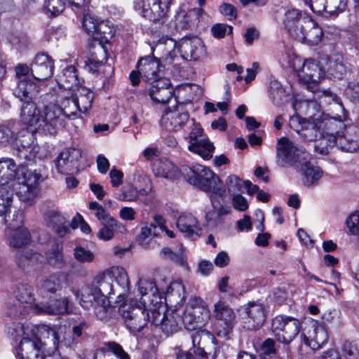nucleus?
<instances>
[{"instance_id":"nucleus-59","label":"nucleus","mask_w":359,"mask_h":359,"mask_svg":"<svg viewBox=\"0 0 359 359\" xmlns=\"http://www.w3.org/2000/svg\"><path fill=\"white\" fill-rule=\"evenodd\" d=\"M158 234L156 232V226L153 224H150L149 226H145L142 228L140 233L137 236L138 242L144 245L147 244V239L156 236Z\"/></svg>"},{"instance_id":"nucleus-36","label":"nucleus","mask_w":359,"mask_h":359,"mask_svg":"<svg viewBox=\"0 0 359 359\" xmlns=\"http://www.w3.org/2000/svg\"><path fill=\"white\" fill-rule=\"evenodd\" d=\"M72 292L79 300V304L86 310L93 308L97 302L100 303V297L95 295L91 285L82 288L81 291L73 290Z\"/></svg>"},{"instance_id":"nucleus-4","label":"nucleus","mask_w":359,"mask_h":359,"mask_svg":"<svg viewBox=\"0 0 359 359\" xmlns=\"http://www.w3.org/2000/svg\"><path fill=\"white\" fill-rule=\"evenodd\" d=\"M91 287L101 300H109L113 299L112 295H116L115 302L123 305L130 292V281L126 270L117 266L97 275Z\"/></svg>"},{"instance_id":"nucleus-55","label":"nucleus","mask_w":359,"mask_h":359,"mask_svg":"<svg viewBox=\"0 0 359 359\" xmlns=\"http://www.w3.org/2000/svg\"><path fill=\"white\" fill-rule=\"evenodd\" d=\"M65 7V0H46L45 1V8L48 13L53 16H56L61 13Z\"/></svg>"},{"instance_id":"nucleus-16","label":"nucleus","mask_w":359,"mask_h":359,"mask_svg":"<svg viewBox=\"0 0 359 359\" xmlns=\"http://www.w3.org/2000/svg\"><path fill=\"white\" fill-rule=\"evenodd\" d=\"M213 316L222 327L218 334L226 337L236 324L235 312L227 304L219 301L214 305Z\"/></svg>"},{"instance_id":"nucleus-18","label":"nucleus","mask_w":359,"mask_h":359,"mask_svg":"<svg viewBox=\"0 0 359 359\" xmlns=\"http://www.w3.org/2000/svg\"><path fill=\"white\" fill-rule=\"evenodd\" d=\"M142 15L154 22L162 23L170 0H141Z\"/></svg>"},{"instance_id":"nucleus-15","label":"nucleus","mask_w":359,"mask_h":359,"mask_svg":"<svg viewBox=\"0 0 359 359\" xmlns=\"http://www.w3.org/2000/svg\"><path fill=\"white\" fill-rule=\"evenodd\" d=\"M43 219L45 225L57 237L63 238L70 233L69 217L57 209L47 208L43 213Z\"/></svg>"},{"instance_id":"nucleus-61","label":"nucleus","mask_w":359,"mask_h":359,"mask_svg":"<svg viewBox=\"0 0 359 359\" xmlns=\"http://www.w3.org/2000/svg\"><path fill=\"white\" fill-rule=\"evenodd\" d=\"M345 359H358L359 349L355 342L346 341L342 348Z\"/></svg>"},{"instance_id":"nucleus-44","label":"nucleus","mask_w":359,"mask_h":359,"mask_svg":"<svg viewBox=\"0 0 359 359\" xmlns=\"http://www.w3.org/2000/svg\"><path fill=\"white\" fill-rule=\"evenodd\" d=\"M189 151L198 154L204 159H210L212 156L215 147L208 140H202L189 145Z\"/></svg>"},{"instance_id":"nucleus-51","label":"nucleus","mask_w":359,"mask_h":359,"mask_svg":"<svg viewBox=\"0 0 359 359\" xmlns=\"http://www.w3.org/2000/svg\"><path fill=\"white\" fill-rule=\"evenodd\" d=\"M98 24H100V21L95 17L89 14H86L83 16L82 22L83 27L93 39L97 31Z\"/></svg>"},{"instance_id":"nucleus-11","label":"nucleus","mask_w":359,"mask_h":359,"mask_svg":"<svg viewBox=\"0 0 359 359\" xmlns=\"http://www.w3.org/2000/svg\"><path fill=\"white\" fill-rule=\"evenodd\" d=\"M191 338L193 345V353L191 349L189 351L183 350H177L175 353L172 359H209L207 353L204 351L203 348L201 346V343L211 341L215 344V337L208 331L201 328L191 330ZM216 356V351L212 355V359H215Z\"/></svg>"},{"instance_id":"nucleus-40","label":"nucleus","mask_w":359,"mask_h":359,"mask_svg":"<svg viewBox=\"0 0 359 359\" xmlns=\"http://www.w3.org/2000/svg\"><path fill=\"white\" fill-rule=\"evenodd\" d=\"M46 258L50 265L56 269H63L66 263L62 252V245L54 243L46 252Z\"/></svg>"},{"instance_id":"nucleus-12","label":"nucleus","mask_w":359,"mask_h":359,"mask_svg":"<svg viewBox=\"0 0 359 359\" xmlns=\"http://www.w3.org/2000/svg\"><path fill=\"white\" fill-rule=\"evenodd\" d=\"M153 311L151 324L160 326L162 331L167 335L177 332L181 325V316L177 311H166L162 302L161 294V306Z\"/></svg>"},{"instance_id":"nucleus-38","label":"nucleus","mask_w":359,"mask_h":359,"mask_svg":"<svg viewBox=\"0 0 359 359\" xmlns=\"http://www.w3.org/2000/svg\"><path fill=\"white\" fill-rule=\"evenodd\" d=\"M19 124L14 121H9L0 129V144H13L18 140Z\"/></svg>"},{"instance_id":"nucleus-63","label":"nucleus","mask_w":359,"mask_h":359,"mask_svg":"<svg viewBox=\"0 0 359 359\" xmlns=\"http://www.w3.org/2000/svg\"><path fill=\"white\" fill-rule=\"evenodd\" d=\"M106 60V57H104V58L101 60H97L93 57H89L85 61L84 68L88 72L94 74L97 72L98 69L104 65Z\"/></svg>"},{"instance_id":"nucleus-56","label":"nucleus","mask_w":359,"mask_h":359,"mask_svg":"<svg viewBox=\"0 0 359 359\" xmlns=\"http://www.w3.org/2000/svg\"><path fill=\"white\" fill-rule=\"evenodd\" d=\"M160 255L181 266L187 264L186 257L182 253H176L168 247L162 248Z\"/></svg>"},{"instance_id":"nucleus-64","label":"nucleus","mask_w":359,"mask_h":359,"mask_svg":"<svg viewBox=\"0 0 359 359\" xmlns=\"http://www.w3.org/2000/svg\"><path fill=\"white\" fill-rule=\"evenodd\" d=\"M346 224L352 234H359V212H355L350 215Z\"/></svg>"},{"instance_id":"nucleus-21","label":"nucleus","mask_w":359,"mask_h":359,"mask_svg":"<svg viewBox=\"0 0 359 359\" xmlns=\"http://www.w3.org/2000/svg\"><path fill=\"white\" fill-rule=\"evenodd\" d=\"M53 60L45 53L37 54L30 67L33 77L38 81L50 78L53 74Z\"/></svg>"},{"instance_id":"nucleus-20","label":"nucleus","mask_w":359,"mask_h":359,"mask_svg":"<svg viewBox=\"0 0 359 359\" xmlns=\"http://www.w3.org/2000/svg\"><path fill=\"white\" fill-rule=\"evenodd\" d=\"M304 19L302 21L305 23L303 29L296 32L293 37L311 46L317 45L320 42L323 36V30L311 18Z\"/></svg>"},{"instance_id":"nucleus-62","label":"nucleus","mask_w":359,"mask_h":359,"mask_svg":"<svg viewBox=\"0 0 359 359\" xmlns=\"http://www.w3.org/2000/svg\"><path fill=\"white\" fill-rule=\"evenodd\" d=\"M187 124L189 126V128L191 129L189 135L185 137L186 140H188L190 144L196 143L197 142L198 137L202 135L203 129L199 126L196 125V122L194 119H189Z\"/></svg>"},{"instance_id":"nucleus-26","label":"nucleus","mask_w":359,"mask_h":359,"mask_svg":"<svg viewBox=\"0 0 359 359\" xmlns=\"http://www.w3.org/2000/svg\"><path fill=\"white\" fill-rule=\"evenodd\" d=\"M301 81L305 83H318L325 76V72L316 60L307 59L298 72Z\"/></svg>"},{"instance_id":"nucleus-54","label":"nucleus","mask_w":359,"mask_h":359,"mask_svg":"<svg viewBox=\"0 0 359 359\" xmlns=\"http://www.w3.org/2000/svg\"><path fill=\"white\" fill-rule=\"evenodd\" d=\"M175 27L179 30H187L191 27V13L180 11L175 15Z\"/></svg>"},{"instance_id":"nucleus-6","label":"nucleus","mask_w":359,"mask_h":359,"mask_svg":"<svg viewBox=\"0 0 359 359\" xmlns=\"http://www.w3.org/2000/svg\"><path fill=\"white\" fill-rule=\"evenodd\" d=\"M184 176L190 184L211 194L210 199L214 208L217 196L223 197L226 194V189L222 188V182L219 176L205 166L195 164L191 168L187 167L184 171Z\"/></svg>"},{"instance_id":"nucleus-34","label":"nucleus","mask_w":359,"mask_h":359,"mask_svg":"<svg viewBox=\"0 0 359 359\" xmlns=\"http://www.w3.org/2000/svg\"><path fill=\"white\" fill-rule=\"evenodd\" d=\"M74 91H67L62 95L59 106L62 114L67 119H76L79 117V107L76 104Z\"/></svg>"},{"instance_id":"nucleus-22","label":"nucleus","mask_w":359,"mask_h":359,"mask_svg":"<svg viewBox=\"0 0 359 359\" xmlns=\"http://www.w3.org/2000/svg\"><path fill=\"white\" fill-rule=\"evenodd\" d=\"M147 92L154 101L158 103H167L172 97L174 90L170 81L165 77H163L151 82Z\"/></svg>"},{"instance_id":"nucleus-28","label":"nucleus","mask_w":359,"mask_h":359,"mask_svg":"<svg viewBox=\"0 0 359 359\" xmlns=\"http://www.w3.org/2000/svg\"><path fill=\"white\" fill-rule=\"evenodd\" d=\"M300 337L302 342H304L314 351L322 348L328 340L327 332L325 327L322 325H313L309 337L303 334Z\"/></svg>"},{"instance_id":"nucleus-1","label":"nucleus","mask_w":359,"mask_h":359,"mask_svg":"<svg viewBox=\"0 0 359 359\" xmlns=\"http://www.w3.org/2000/svg\"><path fill=\"white\" fill-rule=\"evenodd\" d=\"M327 96L339 105L343 112L342 116L331 117L323 115L319 117L311 116L306 119L296 114L290 117V126L295 127L296 124L302 126L301 131L298 129L297 130L304 141L311 142L317 140L318 138H327L330 144H336L342 151H355L358 147V142L354 140L348 141L344 137L346 125L344 121L347 114L340 97L331 92H327Z\"/></svg>"},{"instance_id":"nucleus-46","label":"nucleus","mask_w":359,"mask_h":359,"mask_svg":"<svg viewBox=\"0 0 359 359\" xmlns=\"http://www.w3.org/2000/svg\"><path fill=\"white\" fill-rule=\"evenodd\" d=\"M12 198L9 193L0 187V217H4V223L10 227H15L12 222H9L7 214L10 211Z\"/></svg>"},{"instance_id":"nucleus-39","label":"nucleus","mask_w":359,"mask_h":359,"mask_svg":"<svg viewBox=\"0 0 359 359\" xmlns=\"http://www.w3.org/2000/svg\"><path fill=\"white\" fill-rule=\"evenodd\" d=\"M74 94L76 104L80 108L79 113H86L92 106L93 93L85 87H79Z\"/></svg>"},{"instance_id":"nucleus-42","label":"nucleus","mask_w":359,"mask_h":359,"mask_svg":"<svg viewBox=\"0 0 359 359\" xmlns=\"http://www.w3.org/2000/svg\"><path fill=\"white\" fill-rule=\"evenodd\" d=\"M268 93L273 103L277 106L282 105L288 95L282 84L277 80L271 81L268 87Z\"/></svg>"},{"instance_id":"nucleus-33","label":"nucleus","mask_w":359,"mask_h":359,"mask_svg":"<svg viewBox=\"0 0 359 359\" xmlns=\"http://www.w3.org/2000/svg\"><path fill=\"white\" fill-rule=\"evenodd\" d=\"M57 82L60 88L67 91H75V88H79V85L76 69L72 65L64 69Z\"/></svg>"},{"instance_id":"nucleus-58","label":"nucleus","mask_w":359,"mask_h":359,"mask_svg":"<svg viewBox=\"0 0 359 359\" xmlns=\"http://www.w3.org/2000/svg\"><path fill=\"white\" fill-rule=\"evenodd\" d=\"M74 257L81 263L91 262L94 259V255L90 250L77 246L74 249Z\"/></svg>"},{"instance_id":"nucleus-50","label":"nucleus","mask_w":359,"mask_h":359,"mask_svg":"<svg viewBox=\"0 0 359 359\" xmlns=\"http://www.w3.org/2000/svg\"><path fill=\"white\" fill-rule=\"evenodd\" d=\"M37 256L38 255L36 253L33 252L30 250H22L18 251L15 257L18 266L20 268L25 269L28 266L29 262Z\"/></svg>"},{"instance_id":"nucleus-14","label":"nucleus","mask_w":359,"mask_h":359,"mask_svg":"<svg viewBox=\"0 0 359 359\" xmlns=\"http://www.w3.org/2000/svg\"><path fill=\"white\" fill-rule=\"evenodd\" d=\"M65 119L59 105L50 103L44 107L39 128L46 134L55 135L64 127Z\"/></svg>"},{"instance_id":"nucleus-41","label":"nucleus","mask_w":359,"mask_h":359,"mask_svg":"<svg viewBox=\"0 0 359 359\" xmlns=\"http://www.w3.org/2000/svg\"><path fill=\"white\" fill-rule=\"evenodd\" d=\"M61 287L60 280L54 276L41 280L37 284V292L43 297H49Z\"/></svg>"},{"instance_id":"nucleus-2","label":"nucleus","mask_w":359,"mask_h":359,"mask_svg":"<svg viewBox=\"0 0 359 359\" xmlns=\"http://www.w3.org/2000/svg\"><path fill=\"white\" fill-rule=\"evenodd\" d=\"M137 285L142 305L131 301L129 304H123L121 310L126 327L133 333L141 332L149 323H151L153 311L161 306V292L155 282L140 279Z\"/></svg>"},{"instance_id":"nucleus-31","label":"nucleus","mask_w":359,"mask_h":359,"mask_svg":"<svg viewBox=\"0 0 359 359\" xmlns=\"http://www.w3.org/2000/svg\"><path fill=\"white\" fill-rule=\"evenodd\" d=\"M306 18L311 17L297 9L289 10L285 13L284 23L291 36H294L296 32L303 29L305 23L302 21L304 20Z\"/></svg>"},{"instance_id":"nucleus-45","label":"nucleus","mask_w":359,"mask_h":359,"mask_svg":"<svg viewBox=\"0 0 359 359\" xmlns=\"http://www.w3.org/2000/svg\"><path fill=\"white\" fill-rule=\"evenodd\" d=\"M102 227L99 230L97 233V237L103 241H109L114 236L115 231H118L121 233L126 231L125 226L116 219L114 220V223L102 224Z\"/></svg>"},{"instance_id":"nucleus-48","label":"nucleus","mask_w":359,"mask_h":359,"mask_svg":"<svg viewBox=\"0 0 359 359\" xmlns=\"http://www.w3.org/2000/svg\"><path fill=\"white\" fill-rule=\"evenodd\" d=\"M87 328L84 321L80 322L78 325L72 327V332H66L63 342L67 346H72L78 342V339L82 335L83 330Z\"/></svg>"},{"instance_id":"nucleus-43","label":"nucleus","mask_w":359,"mask_h":359,"mask_svg":"<svg viewBox=\"0 0 359 359\" xmlns=\"http://www.w3.org/2000/svg\"><path fill=\"white\" fill-rule=\"evenodd\" d=\"M115 34V29L109 25V22L100 20L94 40L99 42L100 49H103V44L109 43Z\"/></svg>"},{"instance_id":"nucleus-35","label":"nucleus","mask_w":359,"mask_h":359,"mask_svg":"<svg viewBox=\"0 0 359 359\" xmlns=\"http://www.w3.org/2000/svg\"><path fill=\"white\" fill-rule=\"evenodd\" d=\"M21 168L17 170L16 164L12 158H0V187L7 184L11 181L16 180L17 172Z\"/></svg>"},{"instance_id":"nucleus-8","label":"nucleus","mask_w":359,"mask_h":359,"mask_svg":"<svg viewBox=\"0 0 359 359\" xmlns=\"http://www.w3.org/2000/svg\"><path fill=\"white\" fill-rule=\"evenodd\" d=\"M16 195L24 202L32 201L39 193V184L43 181L41 173L36 170H31L24 167L17 172Z\"/></svg>"},{"instance_id":"nucleus-57","label":"nucleus","mask_w":359,"mask_h":359,"mask_svg":"<svg viewBox=\"0 0 359 359\" xmlns=\"http://www.w3.org/2000/svg\"><path fill=\"white\" fill-rule=\"evenodd\" d=\"M109 301L106 299L100 300V303H96L93 307L94 313L97 318L102 321H106L109 318V313L107 306H109Z\"/></svg>"},{"instance_id":"nucleus-37","label":"nucleus","mask_w":359,"mask_h":359,"mask_svg":"<svg viewBox=\"0 0 359 359\" xmlns=\"http://www.w3.org/2000/svg\"><path fill=\"white\" fill-rule=\"evenodd\" d=\"M40 111L34 102L23 104L20 118L22 122L28 126H34L41 122Z\"/></svg>"},{"instance_id":"nucleus-49","label":"nucleus","mask_w":359,"mask_h":359,"mask_svg":"<svg viewBox=\"0 0 359 359\" xmlns=\"http://www.w3.org/2000/svg\"><path fill=\"white\" fill-rule=\"evenodd\" d=\"M243 186L244 182L234 175H229L225 181V187L231 196L239 194Z\"/></svg>"},{"instance_id":"nucleus-3","label":"nucleus","mask_w":359,"mask_h":359,"mask_svg":"<svg viewBox=\"0 0 359 359\" xmlns=\"http://www.w3.org/2000/svg\"><path fill=\"white\" fill-rule=\"evenodd\" d=\"M277 163L283 168L293 167L302 175V182L306 187L315 186L323 175L322 170L312 165L310 155L287 137L278 140Z\"/></svg>"},{"instance_id":"nucleus-13","label":"nucleus","mask_w":359,"mask_h":359,"mask_svg":"<svg viewBox=\"0 0 359 359\" xmlns=\"http://www.w3.org/2000/svg\"><path fill=\"white\" fill-rule=\"evenodd\" d=\"M83 154L80 148L71 147L64 149L54 161L57 172L67 175L78 172Z\"/></svg>"},{"instance_id":"nucleus-47","label":"nucleus","mask_w":359,"mask_h":359,"mask_svg":"<svg viewBox=\"0 0 359 359\" xmlns=\"http://www.w3.org/2000/svg\"><path fill=\"white\" fill-rule=\"evenodd\" d=\"M348 0H327L325 11V18H336L339 13L344 12L347 6Z\"/></svg>"},{"instance_id":"nucleus-17","label":"nucleus","mask_w":359,"mask_h":359,"mask_svg":"<svg viewBox=\"0 0 359 359\" xmlns=\"http://www.w3.org/2000/svg\"><path fill=\"white\" fill-rule=\"evenodd\" d=\"M179 50L185 59L200 60L206 55V49L202 40L196 36L183 37L179 44Z\"/></svg>"},{"instance_id":"nucleus-23","label":"nucleus","mask_w":359,"mask_h":359,"mask_svg":"<svg viewBox=\"0 0 359 359\" xmlns=\"http://www.w3.org/2000/svg\"><path fill=\"white\" fill-rule=\"evenodd\" d=\"M185 168L187 167H183L182 170H180L172 161L165 158L156 159L152 163V170L154 175L169 180H175L180 178L182 175H184Z\"/></svg>"},{"instance_id":"nucleus-24","label":"nucleus","mask_w":359,"mask_h":359,"mask_svg":"<svg viewBox=\"0 0 359 359\" xmlns=\"http://www.w3.org/2000/svg\"><path fill=\"white\" fill-rule=\"evenodd\" d=\"M189 120L187 112L180 113L176 109H166L162 115L160 124L168 131H177L187 124Z\"/></svg>"},{"instance_id":"nucleus-27","label":"nucleus","mask_w":359,"mask_h":359,"mask_svg":"<svg viewBox=\"0 0 359 359\" xmlns=\"http://www.w3.org/2000/svg\"><path fill=\"white\" fill-rule=\"evenodd\" d=\"M39 313L50 315H64L72 313V306L67 297H63L50 302L40 303L36 305Z\"/></svg>"},{"instance_id":"nucleus-19","label":"nucleus","mask_w":359,"mask_h":359,"mask_svg":"<svg viewBox=\"0 0 359 359\" xmlns=\"http://www.w3.org/2000/svg\"><path fill=\"white\" fill-rule=\"evenodd\" d=\"M245 310L247 315L243 320V326L245 329L255 330L264 325L266 315L264 306L262 303L250 302Z\"/></svg>"},{"instance_id":"nucleus-25","label":"nucleus","mask_w":359,"mask_h":359,"mask_svg":"<svg viewBox=\"0 0 359 359\" xmlns=\"http://www.w3.org/2000/svg\"><path fill=\"white\" fill-rule=\"evenodd\" d=\"M176 225L179 231L185 236L196 239L202 231L198 219L191 213H182L177 218Z\"/></svg>"},{"instance_id":"nucleus-53","label":"nucleus","mask_w":359,"mask_h":359,"mask_svg":"<svg viewBox=\"0 0 359 359\" xmlns=\"http://www.w3.org/2000/svg\"><path fill=\"white\" fill-rule=\"evenodd\" d=\"M178 296L179 302H183L185 300L184 287L181 282H173L168 288L167 297L173 298Z\"/></svg>"},{"instance_id":"nucleus-52","label":"nucleus","mask_w":359,"mask_h":359,"mask_svg":"<svg viewBox=\"0 0 359 359\" xmlns=\"http://www.w3.org/2000/svg\"><path fill=\"white\" fill-rule=\"evenodd\" d=\"M16 297L22 303L29 304L34 300L33 288L27 284H22L18 287Z\"/></svg>"},{"instance_id":"nucleus-60","label":"nucleus","mask_w":359,"mask_h":359,"mask_svg":"<svg viewBox=\"0 0 359 359\" xmlns=\"http://www.w3.org/2000/svg\"><path fill=\"white\" fill-rule=\"evenodd\" d=\"M323 323L330 327H337L339 325V311L333 309L325 311L322 316Z\"/></svg>"},{"instance_id":"nucleus-32","label":"nucleus","mask_w":359,"mask_h":359,"mask_svg":"<svg viewBox=\"0 0 359 359\" xmlns=\"http://www.w3.org/2000/svg\"><path fill=\"white\" fill-rule=\"evenodd\" d=\"M36 92V84L26 78H22L18 81L17 86L13 90V95L25 104L33 102L32 98Z\"/></svg>"},{"instance_id":"nucleus-7","label":"nucleus","mask_w":359,"mask_h":359,"mask_svg":"<svg viewBox=\"0 0 359 359\" xmlns=\"http://www.w3.org/2000/svg\"><path fill=\"white\" fill-rule=\"evenodd\" d=\"M43 330L48 334L44 342H42L36 335H33L31 338L22 337L17 349L20 359H44V351L47 346H53L49 348L50 351H55L57 348L60 337L57 332L48 326H43Z\"/></svg>"},{"instance_id":"nucleus-29","label":"nucleus","mask_w":359,"mask_h":359,"mask_svg":"<svg viewBox=\"0 0 359 359\" xmlns=\"http://www.w3.org/2000/svg\"><path fill=\"white\" fill-rule=\"evenodd\" d=\"M13 217H16L17 218L20 217V221L17 222L16 224H12V225H15V227L12 228H15L16 229L14 230L9 236L8 245L12 248H22L27 246L30 243L31 236L27 229L18 226L22 223L21 215L14 214ZM7 226L8 228H11L8 225Z\"/></svg>"},{"instance_id":"nucleus-9","label":"nucleus","mask_w":359,"mask_h":359,"mask_svg":"<svg viewBox=\"0 0 359 359\" xmlns=\"http://www.w3.org/2000/svg\"><path fill=\"white\" fill-rule=\"evenodd\" d=\"M301 323L287 316H277L271 323V332L275 339L289 346L299 334Z\"/></svg>"},{"instance_id":"nucleus-30","label":"nucleus","mask_w":359,"mask_h":359,"mask_svg":"<svg viewBox=\"0 0 359 359\" xmlns=\"http://www.w3.org/2000/svg\"><path fill=\"white\" fill-rule=\"evenodd\" d=\"M93 359H129V356L119 344L108 342L97 349Z\"/></svg>"},{"instance_id":"nucleus-10","label":"nucleus","mask_w":359,"mask_h":359,"mask_svg":"<svg viewBox=\"0 0 359 359\" xmlns=\"http://www.w3.org/2000/svg\"><path fill=\"white\" fill-rule=\"evenodd\" d=\"M208 319V312L204 306V302L201 297H191L181 316V325L187 330L202 327Z\"/></svg>"},{"instance_id":"nucleus-5","label":"nucleus","mask_w":359,"mask_h":359,"mask_svg":"<svg viewBox=\"0 0 359 359\" xmlns=\"http://www.w3.org/2000/svg\"><path fill=\"white\" fill-rule=\"evenodd\" d=\"M177 43L170 38L161 40L157 45L158 49L163 52L161 57L154 55V48H152L151 55L141 57L137 64V68L141 76L147 82H153L154 81L163 78L159 73L166 65H171L177 55L175 53Z\"/></svg>"}]
</instances>
